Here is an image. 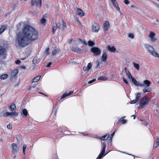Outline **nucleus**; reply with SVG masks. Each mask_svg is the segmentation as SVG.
<instances>
[{"instance_id":"1","label":"nucleus","mask_w":159,"mask_h":159,"mask_svg":"<svg viewBox=\"0 0 159 159\" xmlns=\"http://www.w3.org/2000/svg\"><path fill=\"white\" fill-rule=\"evenodd\" d=\"M38 35L35 29L30 26H26L17 34L15 42L18 46L25 47L28 45L30 41L37 39Z\"/></svg>"},{"instance_id":"2","label":"nucleus","mask_w":159,"mask_h":159,"mask_svg":"<svg viewBox=\"0 0 159 159\" xmlns=\"http://www.w3.org/2000/svg\"><path fill=\"white\" fill-rule=\"evenodd\" d=\"M145 47L148 52L153 57L159 58V55L156 52L151 46L148 45H145Z\"/></svg>"},{"instance_id":"3","label":"nucleus","mask_w":159,"mask_h":159,"mask_svg":"<svg viewBox=\"0 0 159 159\" xmlns=\"http://www.w3.org/2000/svg\"><path fill=\"white\" fill-rule=\"evenodd\" d=\"M149 101V99L148 98L144 97H143L141 99L139 103V108H143L145 107Z\"/></svg>"},{"instance_id":"4","label":"nucleus","mask_w":159,"mask_h":159,"mask_svg":"<svg viewBox=\"0 0 159 159\" xmlns=\"http://www.w3.org/2000/svg\"><path fill=\"white\" fill-rule=\"evenodd\" d=\"M91 51L95 56L100 55L101 52V50L98 48L95 47L92 48Z\"/></svg>"},{"instance_id":"5","label":"nucleus","mask_w":159,"mask_h":159,"mask_svg":"<svg viewBox=\"0 0 159 159\" xmlns=\"http://www.w3.org/2000/svg\"><path fill=\"white\" fill-rule=\"evenodd\" d=\"M57 26L59 29L61 30H63L66 27V25L65 22L62 19L61 22L57 24Z\"/></svg>"},{"instance_id":"6","label":"nucleus","mask_w":159,"mask_h":159,"mask_svg":"<svg viewBox=\"0 0 159 159\" xmlns=\"http://www.w3.org/2000/svg\"><path fill=\"white\" fill-rule=\"evenodd\" d=\"M129 79L130 80H131L132 81L136 86L141 87L144 86L143 84H140L139 82L137 81L133 77L131 74H129Z\"/></svg>"},{"instance_id":"7","label":"nucleus","mask_w":159,"mask_h":159,"mask_svg":"<svg viewBox=\"0 0 159 159\" xmlns=\"http://www.w3.org/2000/svg\"><path fill=\"white\" fill-rule=\"evenodd\" d=\"M12 146V152L14 153L17 152L19 149L20 146L15 143H12L11 144Z\"/></svg>"},{"instance_id":"8","label":"nucleus","mask_w":159,"mask_h":159,"mask_svg":"<svg viewBox=\"0 0 159 159\" xmlns=\"http://www.w3.org/2000/svg\"><path fill=\"white\" fill-rule=\"evenodd\" d=\"M6 53L5 49L0 46V57L3 58L6 57Z\"/></svg>"},{"instance_id":"9","label":"nucleus","mask_w":159,"mask_h":159,"mask_svg":"<svg viewBox=\"0 0 159 159\" xmlns=\"http://www.w3.org/2000/svg\"><path fill=\"white\" fill-rule=\"evenodd\" d=\"M100 29L99 25L96 23H94L92 26V31L94 32H97Z\"/></svg>"},{"instance_id":"10","label":"nucleus","mask_w":159,"mask_h":159,"mask_svg":"<svg viewBox=\"0 0 159 159\" xmlns=\"http://www.w3.org/2000/svg\"><path fill=\"white\" fill-rule=\"evenodd\" d=\"M18 113L16 111L13 112H7L4 114V116H10L11 117L16 116H18Z\"/></svg>"},{"instance_id":"11","label":"nucleus","mask_w":159,"mask_h":159,"mask_svg":"<svg viewBox=\"0 0 159 159\" xmlns=\"http://www.w3.org/2000/svg\"><path fill=\"white\" fill-rule=\"evenodd\" d=\"M41 0H32L31 5L32 6H39V7H41Z\"/></svg>"},{"instance_id":"12","label":"nucleus","mask_w":159,"mask_h":159,"mask_svg":"<svg viewBox=\"0 0 159 159\" xmlns=\"http://www.w3.org/2000/svg\"><path fill=\"white\" fill-rule=\"evenodd\" d=\"M102 148L101 151V153L98 155L101 157H102L103 156H105L106 154H104L105 151V148H106V145L104 143H102Z\"/></svg>"},{"instance_id":"13","label":"nucleus","mask_w":159,"mask_h":159,"mask_svg":"<svg viewBox=\"0 0 159 159\" xmlns=\"http://www.w3.org/2000/svg\"><path fill=\"white\" fill-rule=\"evenodd\" d=\"M155 33L153 32H150L149 37L151 41L152 42H154L157 40V39L155 37Z\"/></svg>"},{"instance_id":"14","label":"nucleus","mask_w":159,"mask_h":159,"mask_svg":"<svg viewBox=\"0 0 159 159\" xmlns=\"http://www.w3.org/2000/svg\"><path fill=\"white\" fill-rule=\"evenodd\" d=\"M76 11L78 15L80 16V17H83L84 16V13L83 11L80 9L77 8L76 9Z\"/></svg>"},{"instance_id":"15","label":"nucleus","mask_w":159,"mask_h":159,"mask_svg":"<svg viewBox=\"0 0 159 159\" xmlns=\"http://www.w3.org/2000/svg\"><path fill=\"white\" fill-rule=\"evenodd\" d=\"M104 30L105 31L107 30L109 27V24L108 21H106L104 24Z\"/></svg>"},{"instance_id":"16","label":"nucleus","mask_w":159,"mask_h":159,"mask_svg":"<svg viewBox=\"0 0 159 159\" xmlns=\"http://www.w3.org/2000/svg\"><path fill=\"white\" fill-rule=\"evenodd\" d=\"M71 50L73 52L79 53L81 52V50L77 47H72L71 48Z\"/></svg>"},{"instance_id":"17","label":"nucleus","mask_w":159,"mask_h":159,"mask_svg":"<svg viewBox=\"0 0 159 159\" xmlns=\"http://www.w3.org/2000/svg\"><path fill=\"white\" fill-rule=\"evenodd\" d=\"M108 50L111 52H114L116 50V49L113 46H110L108 45L107 47Z\"/></svg>"},{"instance_id":"18","label":"nucleus","mask_w":159,"mask_h":159,"mask_svg":"<svg viewBox=\"0 0 159 159\" xmlns=\"http://www.w3.org/2000/svg\"><path fill=\"white\" fill-rule=\"evenodd\" d=\"M107 59V55L105 52L103 53L102 56L101 58V60L102 61L105 62Z\"/></svg>"},{"instance_id":"19","label":"nucleus","mask_w":159,"mask_h":159,"mask_svg":"<svg viewBox=\"0 0 159 159\" xmlns=\"http://www.w3.org/2000/svg\"><path fill=\"white\" fill-rule=\"evenodd\" d=\"M124 70H123L122 71V74H124L123 75H127V77L129 78V74H130V72L129 71H128V72H127L126 71L127 69H126V68H125H125Z\"/></svg>"},{"instance_id":"20","label":"nucleus","mask_w":159,"mask_h":159,"mask_svg":"<svg viewBox=\"0 0 159 159\" xmlns=\"http://www.w3.org/2000/svg\"><path fill=\"white\" fill-rule=\"evenodd\" d=\"M73 91H70V92H69L68 93H66L64 94L61 97V99H62L63 98H65V97H66L67 96H68L71 95L72 94V93H73Z\"/></svg>"},{"instance_id":"21","label":"nucleus","mask_w":159,"mask_h":159,"mask_svg":"<svg viewBox=\"0 0 159 159\" xmlns=\"http://www.w3.org/2000/svg\"><path fill=\"white\" fill-rule=\"evenodd\" d=\"M10 108L12 112L15 111L16 110V105L12 104L10 106Z\"/></svg>"},{"instance_id":"22","label":"nucleus","mask_w":159,"mask_h":159,"mask_svg":"<svg viewBox=\"0 0 159 159\" xmlns=\"http://www.w3.org/2000/svg\"><path fill=\"white\" fill-rule=\"evenodd\" d=\"M96 67L99 68L102 67V63L99 61H97L96 62Z\"/></svg>"},{"instance_id":"23","label":"nucleus","mask_w":159,"mask_h":159,"mask_svg":"<svg viewBox=\"0 0 159 159\" xmlns=\"http://www.w3.org/2000/svg\"><path fill=\"white\" fill-rule=\"evenodd\" d=\"M6 25H2L0 29V35L6 29Z\"/></svg>"},{"instance_id":"24","label":"nucleus","mask_w":159,"mask_h":159,"mask_svg":"<svg viewBox=\"0 0 159 159\" xmlns=\"http://www.w3.org/2000/svg\"><path fill=\"white\" fill-rule=\"evenodd\" d=\"M60 52V51L59 49H54L52 52V55H55L56 54L59 53Z\"/></svg>"},{"instance_id":"25","label":"nucleus","mask_w":159,"mask_h":159,"mask_svg":"<svg viewBox=\"0 0 159 159\" xmlns=\"http://www.w3.org/2000/svg\"><path fill=\"white\" fill-rule=\"evenodd\" d=\"M135 94L136 95L135 99L138 102L140 98H141L140 93H136Z\"/></svg>"},{"instance_id":"26","label":"nucleus","mask_w":159,"mask_h":159,"mask_svg":"<svg viewBox=\"0 0 159 159\" xmlns=\"http://www.w3.org/2000/svg\"><path fill=\"white\" fill-rule=\"evenodd\" d=\"M41 76H38L36 77H35L34 79H33V82H38L40 79Z\"/></svg>"},{"instance_id":"27","label":"nucleus","mask_w":159,"mask_h":159,"mask_svg":"<svg viewBox=\"0 0 159 159\" xmlns=\"http://www.w3.org/2000/svg\"><path fill=\"white\" fill-rule=\"evenodd\" d=\"M8 77V75L7 74H5L2 75L1 76V79L2 80H4L7 78Z\"/></svg>"},{"instance_id":"28","label":"nucleus","mask_w":159,"mask_h":159,"mask_svg":"<svg viewBox=\"0 0 159 159\" xmlns=\"http://www.w3.org/2000/svg\"><path fill=\"white\" fill-rule=\"evenodd\" d=\"M107 79V78L105 76H102L99 77L98 80H106Z\"/></svg>"},{"instance_id":"29","label":"nucleus","mask_w":159,"mask_h":159,"mask_svg":"<svg viewBox=\"0 0 159 159\" xmlns=\"http://www.w3.org/2000/svg\"><path fill=\"white\" fill-rule=\"evenodd\" d=\"M143 83L148 87L150 86L151 83L148 80H146L143 81Z\"/></svg>"},{"instance_id":"30","label":"nucleus","mask_w":159,"mask_h":159,"mask_svg":"<svg viewBox=\"0 0 159 159\" xmlns=\"http://www.w3.org/2000/svg\"><path fill=\"white\" fill-rule=\"evenodd\" d=\"M78 62L72 61V60H70L69 61H67V63L68 64H77Z\"/></svg>"},{"instance_id":"31","label":"nucleus","mask_w":159,"mask_h":159,"mask_svg":"<svg viewBox=\"0 0 159 159\" xmlns=\"http://www.w3.org/2000/svg\"><path fill=\"white\" fill-rule=\"evenodd\" d=\"M109 136V134H106L101 137V140H105L107 139Z\"/></svg>"},{"instance_id":"32","label":"nucleus","mask_w":159,"mask_h":159,"mask_svg":"<svg viewBox=\"0 0 159 159\" xmlns=\"http://www.w3.org/2000/svg\"><path fill=\"white\" fill-rule=\"evenodd\" d=\"M119 121L121 122L122 124H124L126 123V120L124 119V117H122L119 120Z\"/></svg>"},{"instance_id":"33","label":"nucleus","mask_w":159,"mask_h":159,"mask_svg":"<svg viewBox=\"0 0 159 159\" xmlns=\"http://www.w3.org/2000/svg\"><path fill=\"white\" fill-rule=\"evenodd\" d=\"M159 146V137L156 141V143L155 145H154L155 148H157Z\"/></svg>"},{"instance_id":"34","label":"nucleus","mask_w":159,"mask_h":159,"mask_svg":"<svg viewBox=\"0 0 159 159\" xmlns=\"http://www.w3.org/2000/svg\"><path fill=\"white\" fill-rule=\"evenodd\" d=\"M28 113V112L26 109H24L22 110V114L25 116H27Z\"/></svg>"},{"instance_id":"35","label":"nucleus","mask_w":159,"mask_h":159,"mask_svg":"<svg viewBox=\"0 0 159 159\" xmlns=\"http://www.w3.org/2000/svg\"><path fill=\"white\" fill-rule=\"evenodd\" d=\"M40 23L42 24H44L46 21V20L44 17H43L40 20Z\"/></svg>"},{"instance_id":"36","label":"nucleus","mask_w":159,"mask_h":159,"mask_svg":"<svg viewBox=\"0 0 159 159\" xmlns=\"http://www.w3.org/2000/svg\"><path fill=\"white\" fill-rule=\"evenodd\" d=\"M88 44L89 46H93L94 45V43L92 41H89L88 42Z\"/></svg>"},{"instance_id":"37","label":"nucleus","mask_w":159,"mask_h":159,"mask_svg":"<svg viewBox=\"0 0 159 159\" xmlns=\"http://www.w3.org/2000/svg\"><path fill=\"white\" fill-rule=\"evenodd\" d=\"M133 64L134 67L138 70L139 68V65L135 63H133Z\"/></svg>"},{"instance_id":"38","label":"nucleus","mask_w":159,"mask_h":159,"mask_svg":"<svg viewBox=\"0 0 159 159\" xmlns=\"http://www.w3.org/2000/svg\"><path fill=\"white\" fill-rule=\"evenodd\" d=\"M123 77V79L124 82L127 84H128V81L125 78V76H127V75H122Z\"/></svg>"},{"instance_id":"39","label":"nucleus","mask_w":159,"mask_h":159,"mask_svg":"<svg viewBox=\"0 0 159 159\" xmlns=\"http://www.w3.org/2000/svg\"><path fill=\"white\" fill-rule=\"evenodd\" d=\"M26 147V145H24L23 147V152L24 154H25V150Z\"/></svg>"},{"instance_id":"40","label":"nucleus","mask_w":159,"mask_h":159,"mask_svg":"<svg viewBox=\"0 0 159 159\" xmlns=\"http://www.w3.org/2000/svg\"><path fill=\"white\" fill-rule=\"evenodd\" d=\"M57 29V27L56 26H54L52 28V32L54 34L55 33V32Z\"/></svg>"},{"instance_id":"41","label":"nucleus","mask_w":159,"mask_h":159,"mask_svg":"<svg viewBox=\"0 0 159 159\" xmlns=\"http://www.w3.org/2000/svg\"><path fill=\"white\" fill-rule=\"evenodd\" d=\"M49 48H47L45 49V54L46 55V56L48 55L49 54Z\"/></svg>"},{"instance_id":"42","label":"nucleus","mask_w":159,"mask_h":159,"mask_svg":"<svg viewBox=\"0 0 159 159\" xmlns=\"http://www.w3.org/2000/svg\"><path fill=\"white\" fill-rule=\"evenodd\" d=\"M128 37L131 39H133L134 38V35L133 34L129 33L128 35Z\"/></svg>"},{"instance_id":"43","label":"nucleus","mask_w":159,"mask_h":159,"mask_svg":"<svg viewBox=\"0 0 159 159\" xmlns=\"http://www.w3.org/2000/svg\"><path fill=\"white\" fill-rule=\"evenodd\" d=\"M79 43H81L85 45H87V43L85 41H83L80 39L79 40Z\"/></svg>"},{"instance_id":"44","label":"nucleus","mask_w":159,"mask_h":159,"mask_svg":"<svg viewBox=\"0 0 159 159\" xmlns=\"http://www.w3.org/2000/svg\"><path fill=\"white\" fill-rule=\"evenodd\" d=\"M115 8L118 11H119L120 10V8L118 7V4L117 3H116V4L114 5H113Z\"/></svg>"},{"instance_id":"45","label":"nucleus","mask_w":159,"mask_h":159,"mask_svg":"<svg viewBox=\"0 0 159 159\" xmlns=\"http://www.w3.org/2000/svg\"><path fill=\"white\" fill-rule=\"evenodd\" d=\"M87 68L89 70L92 67V64L91 63H89L88 64L87 66Z\"/></svg>"},{"instance_id":"46","label":"nucleus","mask_w":159,"mask_h":159,"mask_svg":"<svg viewBox=\"0 0 159 159\" xmlns=\"http://www.w3.org/2000/svg\"><path fill=\"white\" fill-rule=\"evenodd\" d=\"M138 102L135 99H134V100H132V101H131V102H130V103L131 104H134L135 103H136V102Z\"/></svg>"},{"instance_id":"47","label":"nucleus","mask_w":159,"mask_h":159,"mask_svg":"<svg viewBox=\"0 0 159 159\" xmlns=\"http://www.w3.org/2000/svg\"><path fill=\"white\" fill-rule=\"evenodd\" d=\"M150 90H149V89H146V88L144 89L143 90V92L144 93H145L146 92H150Z\"/></svg>"},{"instance_id":"48","label":"nucleus","mask_w":159,"mask_h":159,"mask_svg":"<svg viewBox=\"0 0 159 159\" xmlns=\"http://www.w3.org/2000/svg\"><path fill=\"white\" fill-rule=\"evenodd\" d=\"M111 2H112V3L113 5H114L115 4H116V3H117V2H116V0H110Z\"/></svg>"},{"instance_id":"49","label":"nucleus","mask_w":159,"mask_h":159,"mask_svg":"<svg viewBox=\"0 0 159 159\" xmlns=\"http://www.w3.org/2000/svg\"><path fill=\"white\" fill-rule=\"evenodd\" d=\"M124 2L125 3L126 5H127L129 3V2L128 0H124Z\"/></svg>"},{"instance_id":"50","label":"nucleus","mask_w":159,"mask_h":159,"mask_svg":"<svg viewBox=\"0 0 159 159\" xmlns=\"http://www.w3.org/2000/svg\"><path fill=\"white\" fill-rule=\"evenodd\" d=\"M96 80V79H93L92 80H90L88 82L89 84H91Z\"/></svg>"},{"instance_id":"51","label":"nucleus","mask_w":159,"mask_h":159,"mask_svg":"<svg viewBox=\"0 0 159 159\" xmlns=\"http://www.w3.org/2000/svg\"><path fill=\"white\" fill-rule=\"evenodd\" d=\"M115 131L110 136V139H111L113 136H114V134H115Z\"/></svg>"},{"instance_id":"52","label":"nucleus","mask_w":159,"mask_h":159,"mask_svg":"<svg viewBox=\"0 0 159 159\" xmlns=\"http://www.w3.org/2000/svg\"><path fill=\"white\" fill-rule=\"evenodd\" d=\"M7 127L8 129H11L12 128L11 125L9 124L8 125H7Z\"/></svg>"},{"instance_id":"53","label":"nucleus","mask_w":159,"mask_h":159,"mask_svg":"<svg viewBox=\"0 0 159 159\" xmlns=\"http://www.w3.org/2000/svg\"><path fill=\"white\" fill-rule=\"evenodd\" d=\"M83 70L84 71L89 70V69L87 68V66H84L83 67Z\"/></svg>"},{"instance_id":"54","label":"nucleus","mask_w":159,"mask_h":159,"mask_svg":"<svg viewBox=\"0 0 159 159\" xmlns=\"http://www.w3.org/2000/svg\"><path fill=\"white\" fill-rule=\"evenodd\" d=\"M21 62V61H20V60H18L17 61H16V62H15V63L16 64H19Z\"/></svg>"},{"instance_id":"55","label":"nucleus","mask_w":159,"mask_h":159,"mask_svg":"<svg viewBox=\"0 0 159 159\" xmlns=\"http://www.w3.org/2000/svg\"><path fill=\"white\" fill-rule=\"evenodd\" d=\"M52 64V63L51 62H49L48 64L47 65V67H49Z\"/></svg>"},{"instance_id":"56","label":"nucleus","mask_w":159,"mask_h":159,"mask_svg":"<svg viewBox=\"0 0 159 159\" xmlns=\"http://www.w3.org/2000/svg\"><path fill=\"white\" fill-rule=\"evenodd\" d=\"M15 74L14 75V76H15L18 73V71L17 70H15Z\"/></svg>"},{"instance_id":"57","label":"nucleus","mask_w":159,"mask_h":159,"mask_svg":"<svg viewBox=\"0 0 159 159\" xmlns=\"http://www.w3.org/2000/svg\"><path fill=\"white\" fill-rule=\"evenodd\" d=\"M34 15H36L37 14L38 11H34Z\"/></svg>"},{"instance_id":"58","label":"nucleus","mask_w":159,"mask_h":159,"mask_svg":"<svg viewBox=\"0 0 159 159\" xmlns=\"http://www.w3.org/2000/svg\"><path fill=\"white\" fill-rule=\"evenodd\" d=\"M21 68L22 69H25V66H21Z\"/></svg>"},{"instance_id":"59","label":"nucleus","mask_w":159,"mask_h":159,"mask_svg":"<svg viewBox=\"0 0 159 159\" xmlns=\"http://www.w3.org/2000/svg\"><path fill=\"white\" fill-rule=\"evenodd\" d=\"M73 40V39H71V40H70L69 41V44H70L71 42H72V41Z\"/></svg>"},{"instance_id":"60","label":"nucleus","mask_w":159,"mask_h":159,"mask_svg":"<svg viewBox=\"0 0 159 159\" xmlns=\"http://www.w3.org/2000/svg\"><path fill=\"white\" fill-rule=\"evenodd\" d=\"M96 138H98V139H101V137L99 136H97L96 137Z\"/></svg>"},{"instance_id":"61","label":"nucleus","mask_w":159,"mask_h":159,"mask_svg":"<svg viewBox=\"0 0 159 159\" xmlns=\"http://www.w3.org/2000/svg\"><path fill=\"white\" fill-rule=\"evenodd\" d=\"M102 157H100V156H99L96 159H101Z\"/></svg>"},{"instance_id":"62","label":"nucleus","mask_w":159,"mask_h":159,"mask_svg":"<svg viewBox=\"0 0 159 159\" xmlns=\"http://www.w3.org/2000/svg\"><path fill=\"white\" fill-rule=\"evenodd\" d=\"M132 117H134V119L135 118V115H133L132 116Z\"/></svg>"},{"instance_id":"63","label":"nucleus","mask_w":159,"mask_h":159,"mask_svg":"<svg viewBox=\"0 0 159 159\" xmlns=\"http://www.w3.org/2000/svg\"><path fill=\"white\" fill-rule=\"evenodd\" d=\"M130 7H134V6L132 5H130L129 6Z\"/></svg>"},{"instance_id":"64","label":"nucleus","mask_w":159,"mask_h":159,"mask_svg":"<svg viewBox=\"0 0 159 159\" xmlns=\"http://www.w3.org/2000/svg\"><path fill=\"white\" fill-rule=\"evenodd\" d=\"M90 134H84V135H89Z\"/></svg>"}]
</instances>
